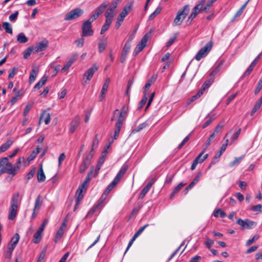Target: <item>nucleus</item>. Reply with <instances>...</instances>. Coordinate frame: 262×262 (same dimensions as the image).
<instances>
[{
  "label": "nucleus",
  "mask_w": 262,
  "mask_h": 262,
  "mask_svg": "<svg viewBox=\"0 0 262 262\" xmlns=\"http://www.w3.org/2000/svg\"><path fill=\"white\" fill-rule=\"evenodd\" d=\"M47 80V77L46 76H43L41 79L35 85L34 88L35 89H39L43 85L45 84Z\"/></svg>",
  "instance_id": "obj_30"
},
{
  "label": "nucleus",
  "mask_w": 262,
  "mask_h": 262,
  "mask_svg": "<svg viewBox=\"0 0 262 262\" xmlns=\"http://www.w3.org/2000/svg\"><path fill=\"white\" fill-rule=\"evenodd\" d=\"M93 158V154L89 153L86 156L85 158L83 160L82 163L79 166V172L81 173H83L85 170L88 168L91 164V160Z\"/></svg>",
  "instance_id": "obj_8"
},
{
  "label": "nucleus",
  "mask_w": 262,
  "mask_h": 262,
  "mask_svg": "<svg viewBox=\"0 0 262 262\" xmlns=\"http://www.w3.org/2000/svg\"><path fill=\"white\" fill-rule=\"evenodd\" d=\"M150 35L149 33H146L143 37L142 38L140 41L137 45L136 47L134 50V53L135 54H137L138 53L143 50V49L146 46L147 42L149 38Z\"/></svg>",
  "instance_id": "obj_7"
},
{
  "label": "nucleus",
  "mask_w": 262,
  "mask_h": 262,
  "mask_svg": "<svg viewBox=\"0 0 262 262\" xmlns=\"http://www.w3.org/2000/svg\"><path fill=\"white\" fill-rule=\"evenodd\" d=\"M17 40L19 43H26L28 39L23 33H20L17 35Z\"/></svg>",
  "instance_id": "obj_38"
},
{
  "label": "nucleus",
  "mask_w": 262,
  "mask_h": 262,
  "mask_svg": "<svg viewBox=\"0 0 262 262\" xmlns=\"http://www.w3.org/2000/svg\"><path fill=\"white\" fill-rule=\"evenodd\" d=\"M43 120L46 124H48L51 120L50 114L46 111L43 112L40 117V120Z\"/></svg>",
  "instance_id": "obj_27"
},
{
  "label": "nucleus",
  "mask_w": 262,
  "mask_h": 262,
  "mask_svg": "<svg viewBox=\"0 0 262 262\" xmlns=\"http://www.w3.org/2000/svg\"><path fill=\"white\" fill-rule=\"evenodd\" d=\"M213 46V42L209 41L201 49H200L195 55L194 58L199 61L202 58L205 57L211 50Z\"/></svg>",
  "instance_id": "obj_3"
},
{
  "label": "nucleus",
  "mask_w": 262,
  "mask_h": 262,
  "mask_svg": "<svg viewBox=\"0 0 262 262\" xmlns=\"http://www.w3.org/2000/svg\"><path fill=\"white\" fill-rule=\"evenodd\" d=\"M262 88V78L260 79L258 82V84L256 86V88L255 90V94H258L259 91H260L261 89Z\"/></svg>",
  "instance_id": "obj_62"
},
{
  "label": "nucleus",
  "mask_w": 262,
  "mask_h": 262,
  "mask_svg": "<svg viewBox=\"0 0 262 262\" xmlns=\"http://www.w3.org/2000/svg\"><path fill=\"white\" fill-rule=\"evenodd\" d=\"M189 10L188 5H185L182 9L180 10L174 19L173 24L176 26L180 25L189 13Z\"/></svg>",
  "instance_id": "obj_2"
},
{
  "label": "nucleus",
  "mask_w": 262,
  "mask_h": 262,
  "mask_svg": "<svg viewBox=\"0 0 262 262\" xmlns=\"http://www.w3.org/2000/svg\"><path fill=\"white\" fill-rule=\"evenodd\" d=\"M86 189L85 187H82V186H80L76 192V200H77V204H80V201L82 200L83 198V195L82 194V192L83 190H85Z\"/></svg>",
  "instance_id": "obj_23"
},
{
  "label": "nucleus",
  "mask_w": 262,
  "mask_h": 262,
  "mask_svg": "<svg viewBox=\"0 0 262 262\" xmlns=\"http://www.w3.org/2000/svg\"><path fill=\"white\" fill-rule=\"evenodd\" d=\"M237 224L241 226L242 229H251L256 225V223L252 221L246 219L243 220L241 219H238L237 221Z\"/></svg>",
  "instance_id": "obj_10"
},
{
  "label": "nucleus",
  "mask_w": 262,
  "mask_h": 262,
  "mask_svg": "<svg viewBox=\"0 0 262 262\" xmlns=\"http://www.w3.org/2000/svg\"><path fill=\"white\" fill-rule=\"evenodd\" d=\"M3 27L6 33L12 34V28L11 25L8 22H4L3 24Z\"/></svg>",
  "instance_id": "obj_37"
},
{
  "label": "nucleus",
  "mask_w": 262,
  "mask_h": 262,
  "mask_svg": "<svg viewBox=\"0 0 262 262\" xmlns=\"http://www.w3.org/2000/svg\"><path fill=\"white\" fill-rule=\"evenodd\" d=\"M9 164L6 165L4 168H2V169H7L12 170V171L15 172L14 174H11L12 176H15L19 170V166L17 167L13 166L11 163L9 162Z\"/></svg>",
  "instance_id": "obj_25"
},
{
  "label": "nucleus",
  "mask_w": 262,
  "mask_h": 262,
  "mask_svg": "<svg viewBox=\"0 0 262 262\" xmlns=\"http://www.w3.org/2000/svg\"><path fill=\"white\" fill-rule=\"evenodd\" d=\"M22 196H19V192L16 191L12 195L9 208L8 219L13 220L17 215V210L21 204Z\"/></svg>",
  "instance_id": "obj_1"
},
{
  "label": "nucleus",
  "mask_w": 262,
  "mask_h": 262,
  "mask_svg": "<svg viewBox=\"0 0 262 262\" xmlns=\"http://www.w3.org/2000/svg\"><path fill=\"white\" fill-rule=\"evenodd\" d=\"M258 238H259V236L258 235H254V236H253L251 239H249V240H248L247 241V243H246V246H249L253 242H254L255 241H257Z\"/></svg>",
  "instance_id": "obj_56"
},
{
  "label": "nucleus",
  "mask_w": 262,
  "mask_h": 262,
  "mask_svg": "<svg viewBox=\"0 0 262 262\" xmlns=\"http://www.w3.org/2000/svg\"><path fill=\"white\" fill-rule=\"evenodd\" d=\"M203 92L202 91H199L197 94H196L195 95L192 96L188 101L187 104L189 105L191 103H192L193 101L196 100L199 98H200L202 95Z\"/></svg>",
  "instance_id": "obj_40"
},
{
  "label": "nucleus",
  "mask_w": 262,
  "mask_h": 262,
  "mask_svg": "<svg viewBox=\"0 0 262 262\" xmlns=\"http://www.w3.org/2000/svg\"><path fill=\"white\" fill-rule=\"evenodd\" d=\"M117 184V182H115V181H113L106 187L105 191L104 193L107 194L112 190V189L116 186V185Z\"/></svg>",
  "instance_id": "obj_47"
},
{
  "label": "nucleus",
  "mask_w": 262,
  "mask_h": 262,
  "mask_svg": "<svg viewBox=\"0 0 262 262\" xmlns=\"http://www.w3.org/2000/svg\"><path fill=\"white\" fill-rule=\"evenodd\" d=\"M41 235H42V234H41L39 232L36 231L33 236V243H34L35 244L38 243L41 239V237H42Z\"/></svg>",
  "instance_id": "obj_45"
},
{
  "label": "nucleus",
  "mask_w": 262,
  "mask_h": 262,
  "mask_svg": "<svg viewBox=\"0 0 262 262\" xmlns=\"http://www.w3.org/2000/svg\"><path fill=\"white\" fill-rule=\"evenodd\" d=\"M64 230H62V229H59L56 233V236L54 238V242L55 243H57L60 239L63 236L64 233Z\"/></svg>",
  "instance_id": "obj_39"
},
{
  "label": "nucleus",
  "mask_w": 262,
  "mask_h": 262,
  "mask_svg": "<svg viewBox=\"0 0 262 262\" xmlns=\"http://www.w3.org/2000/svg\"><path fill=\"white\" fill-rule=\"evenodd\" d=\"M41 148L40 147H37L35 150H34L31 155L28 157V160L29 161L33 160L36 156L40 152L41 150Z\"/></svg>",
  "instance_id": "obj_36"
},
{
  "label": "nucleus",
  "mask_w": 262,
  "mask_h": 262,
  "mask_svg": "<svg viewBox=\"0 0 262 262\" xmlns=\"http://www.w3.org/2000/svg\"><path fill=\"white\" fill-rule=\"evenodd\" d=\"M177 37V35L175 34L173 36L170 37L166 43V47H169L174 42Z\"/></svg>",
  "instance_id": "obj_57"
},
{
  "label": "nucleus",
  "mask_w": 262,
  "mask_h": 262,
  "mask_svg": "<svg viewBox=\"0 0 262 262\" xmlns=\"http://www.w3.org/2000/svg\"><path fill=\"white\" fill-rule=\"evenodd\" d=\"M37 71H36L34 69H32L31 73L29 77V82L30 83L35 81L37 75Z\"/></svg>",
  "instance_id": "obj_43"
},
{
  "label": "nucleus",
  "mask_w": 262,
  "mask_h": 262,
  "mask_svg": "<svg viewBox=\"0 0 262 262\" xmlns=\"http://www.w3.org/2000/svg\"><path fill=\"white\" fill-rule=\"evenodd\" d=\"M19 239V235L18 233H15L12 237L11 242L8 246V251L9 256L11 255L12 251L14 249L15 246L18 243Z\"/></svg>",
  "instance_id": "obj_15"
},
{
  "label": "nucleus",
  "mask_w": 262,
  "mask_h": 262,
  "mask_svg": "<svg viewBox=\"0 0 262 262\" xmlns=\"http://www.w3.org/2000/svg\"><path fill=\"white\" fill-rule=\"evenodd\" d=\"M107 5V3H103L97 8L95 12L99 15L104 11Z\"/></svg>",
  "instance_id": "obj_35"
},
{
  "label": "nucleus",
  "mask_w": 262,
  "mask_h": 262,
  "mask_svg": "<svg viewBox=\"0 0 262 262\" xmlns=\"http://www.w3.org/2000/svg\"><path fill=\"white\" fill-rule=\"evenodd\" d=\"M130 43L129 41H127L124 45L123 50L126 52L129 53L130 49Z\"/></svg>",
  "instance_id": "obj_64"
},
{
  "label": "nucleus",
  "mask_w": 262,
  "mask_h": 262,
  "mask_svg": "<svg viewBox=\"0 0 262 262\" xmlns=\"http://www.w3.org/2000/svg\"><path fill=\"white\" fill-rule=\"evenodd\" d=\"M77 56V54H75L71 58L69 59V60L67 62V63L61 69V72L62 73L65 72L69 69V68L72 66L73 62L76 60Z\"/></svg>",
  "instance_id": "obj_22"
},
{
  "label": "nucleus",
  "mask_w": 262,
  "mask_h": 262,
  "mask_svg": "<svg viewBox=\"0 0 262 262\" xmlns=\"http://www.w3.org/2000/svg\"><path fill=\"white\" fill-rule=\"evenodd\" d=\"M98 70V67L96 65H93L92 67L89 68L83 74V82L82 84L85 85L88 83L92 78L94 73Z\"/></svg>",
  "instance_id": "obj_4"
},
{
  "label": "nucleus",
  "mask_w": 262,
  "mask_h": 262,
  "mask_svg": "<svg viewBox=\"0 0 262 262\" xmlns=\"http://www.w3.org/2000/svg\"><path fill=\"white\" fill-rule=\"evenodd\" d=\"M76 46L78 48L83 47L84 42V39L82 37L75 41Z\"/></svg>",
  "instance_id": "obj_51"
},
{
  "label": "nucleus",
  "mask_w": 262,
  "mask_h": 262,
  "mask_svg": "<svg viewBox=\"0 0 262 262\" xmlns=\"http://www.w3.org/2000/svg\"><path fill=\"white\" fill-rule=\"evenodd\" d=\"M147 125V123L146 122H144L139 124L136 128L133 129L132 133L135 134L141 130L143 128H145Z\"/></svg>",
  "instance_id": "obj_41"
},
{
  "label": "nucleus",
  "mask_w": 262,
  "mask_h": 262,
  "mask_svg": "<svg viewBox=\"0 0 262 262\" xmlns=\"http://www.w3.org/2000/svg\"><path fill=\"white\" fill-rule=\"evenodd\" d=\"M42 201L41 200V196L40 195H38L35 200L34 208V211L39 210L42 205Z\"/></svg>",
  "instance_id": "obj_31"
},
{
  "label": "nucleus",
  "mask_w": 262,
  "mask_h": 262,
  "mask_svg": "<svg viewBox=\"0 0 262 262\" xmlns=\"http://www.w3.org/2000/svg\"><path fill=\"white\" fill-rule=\"evenodd\" d=\"M162 10V8L161 7H158L155 11L152 13L149 16L148 20H150L153 19L156 15L159 14Z\"/></svg>",
  "instance_id": "obj_44"
},
{
  "label": "nucleus",
  "mask_w": 262,
  "mask_h": 262,
  "mask_svg": "<svg viewBox=\"0 0 262 262\" xmlns=\"http://www.w3.org/2000/svg\"><path fill=\"white\" fill-rule=\"evenodd\" d=\"M155 180L152 179L143 188L139 196V199H143L146 194L148 192L151 186L155 183Z\"/></svg>",
  "instance_id": "obj_18"
},
{
  "label": "nucleus",
  "mask_w": 262,
  "mask_h": 262,
  "mask_svg": "<svg viewBox=\"0 0 262 262\" xmlns=\"http://www.w3.org/2000/svg\"><path fill=\"white\" fill-rule=\"evenodd\" d=\"M157 78V75H152L150 78L147 81V82L146 83L144 89L145 90H147L149 88V87L151 85L152 83L155 82V81L156 80Z\"/></svg>",
  "instance_id": "obj_32"
},
{
  "label": "nucleus",
  "mask_w": 262,
  "mask_h": 262,
  "mask_svg": "<svg viewBox=\"0 0 262 262\" xmlns=\"http://www.w3.org/2000/svg\"><path fill=\"white\" fill-rule=\"evenodd\" d=\"M214 216L215 217H218L219 215L222 218H224L226 216V213L221 209H218L214 211Z\"/></svg>",
  "instance_id": "obj_42"
},
{
  "label": "nucleus",
  "mask_w": 262,
  "mask_h": 262,
  "mask_svg": "<svg viewBox=\"0 0 262 262\" xmlns=\"http://www.w3.org/2000/svg\"><path fill=\"white\" fill-rule=\"evenodd\" d=\"M83 13L82 9L80 8H76L67 13L64 17V20H71L76 19L80 17Z\"/></svg>",
  "instance_id": "obj_6"
},
{
  "label": "nucleus",
  "mask_w": 262,
  "mask_h": 262,
  "mask_svg": "<svg viewBox=\"0 0 262 262\" xmlns=\"http://www.w3.org/2000/svg\"><path fill=\"white\" fill-rule=\"evenodd\" d=\"M214 137H215L214 133H212L209 136V137L208 138V139L207 140V141H206V143L205 144L206 148H207L210 145V144H211L212 141L213 140V139H214Z\"/></svg>",
  "instance_id": "obj_53"
},
{
  "label": "nucleus",
  "mask_w": 262,
  "mask_h": 262,
  "mask_svg": "<svg viewBox=\"0 0 262 262\" xmlns=\"http://www.w3.org/2000/svg\"><path fill=\"white\" fill-rule=\"evenodd\" d=\"M13 141L11 140H8L6 142L3 144L0 147V150L1 152H4L7 150L12 144Z\"/></svg>",
  "instance_id": "obj_34"
},
{
  "label": "nucleus",
  "mask_w": 262,
  "mask_h": 262,
  "mask_svg": "<svg viewBox=\"0 0 262 262\" xmlns=\"http://www.w3.org/2000/svg\"><path fill=\"white\" fill-rule=\"evenodd\" d=\"M205 3V0H202L201 2L195 6L193 8V11L191 12L189 16L188 17L187 21L188 24H190L193 19L196 16V15L201 11L202 7Z\"/></svg>",
  "instance_id": "obj_9"
},
{
  "label": "nucleus",
  "mask_w": 262,
  "mask_h": 262,
  "mask_svg": "<svg viewBox=\"0 0 262 262\" xmlns=\"http://www.w3.org/2000/svg\"><path fill=\"white\" fill-rule=\"evenodd\" d=\"M229 142L228 139H226L225 143L222 145L220 150L216 154V157L220 158L223 153L225 151Z\"/></svg>",
  "instance_id": "obj_29"
},
{
  "label": "nucleus",
  "mask_w": 262,
  "mask_h": 262,
  "mask_svg": "<svg viewBox=\"0 0 262 262\" xmlns=\"http://www.w3.org/2000/svg\"><path fill=\"white\" fill-rule=\"evenodd\" d=\"M123 122V121L117 120V121L115 124V128L113 137L114 140L117 139L119 137L121 128L122 126Z\"/></svg>",
  "instance_id": "obj_21"
},
{
  "label": "nucleus",
  "mask_w": 262,
  "mask_h": 262,
  "mask_svg": "<svg viewBox=\"0 0 262 262\" xmlns=\"http://www.w3.org/2000/svg\"><path fill=\"white\" fill-rule=\"evenodd\" d=\"M100 205L98 204L94 205L93 207L89 210L88 215H92L100 207Z\"/></svg>",
  "instance_id": "obj_50"
},
{
  "label": "nucleus",
  "mask_w": 262,
  "mask_h": 262,
  "mask_svg": "<svg viewBox=\"0 0 262 262\" xmlns=\"http://www.w3.org/2000/svg\"><path fill=\"white\" fill-rule=\"evenodd\" d=\"M133 3L129 4L128 5H126L122 12L120 13L119 16L117 17V19L118 21H123L124 18L126 17V16L133 9Z\"/></svg>",
  "instance_id": "obj_13"
},
{
  "label": "nucleus",
  "mask_w": 262,
  "mask_h": 262,
  "mask_svg": "<svg viewBox=\"0 0 262 262\" xmlns=\"http://www.w3.org/2000/svg\"><path fill=\"white\" fill-rule=\"evenodd\" d=\"M94 171H95L94 166H91L88 173L87 176L85 180L81 185V186H82V187H85L86 188H87L88 184L90 183V181L92 178V174Z\"/></svg>",
  "instance_id": "obj_20"
},
{
  "label": "nucleus",
  "mask_w": 262,
  "mask_h": 262,
  "mask_svg": "<svg viewBox=\"0 0 262 262\" xmlns=\"http://www.w3.org/2000/svg\"><path fill=\"white\" fill-rule=\"evenodd\" d=\"M128 169V165L126 164H123L122 166L120 169L119 171H118V173L115 177L114 181H115V182H117V183L119 182L121 178L124 176V174L126 172L127 170Z\"/></svg>",
  "instance_id": "obj_17"
},
{
  "label": "nucleus",
  "mask_w": 262,
  "mask_h": 262,
  "mask_svg": "<svg viewBox=\"0 0 262 262\" xmlns=\"http://www.w3.org/2000/svg\"><path fill=\"white\" fill-rule=\"evenodd\" d=\"M128 108L127 107L125 106V105L123 106L121 112L119 113V117L118 120L122 121H124L127 112Z\"/></svg>",
  "instance_id": "obj_24"
},
{
  "label": "nucleus",
  "mask_w": 262,
  "mask_h": 262,
  "mask_svg": "<svg viewBox=\"0 0 262 262\" xmlns=\"http://www.w3.org/2000/svg\"><path fill=\"white\" fill-rule=\"evenodd\" d=\"M34 51V49L33 47H30L28 48L24 52V58L27 59L31 55V53Z\"/></svg>",
  "instance_id": "obj_46"
},
{
  "label": "nucleus",
  "mask_w": 262,
  "mask_h": 262,
  "mask_svg": "<svg viewBox=\"0 0 262 262\" xmlns=\"http://www.w3.org/2000/svg\"><path fill=\"white\" fill-rule=\"evenodd\" d=\"M110 81V79L107 78L105 80V82L104 83V84L102 86V89L101 91V93H100V95L99 96V101H102L105 98V94L107 91V89H108V88L109 86Z\"/></svg>",
  "instance_id": "obj_19"
},
{
  "label": "nucleus",
  "mask_w": 262,
  "mask_h": 262,
  "mask_svg": "<svg viewBox=\"0 0 262 262\" xmlns=\"http://www.w3.org/2000/svg\"><path fill=\"white\" fill-rule=\"evenodd\" d=\"M106 154L107 151L106 149H105L102 152L101 156L99 158L96 168L94 169L95 172L93 176L94 178H96L98 176L99 170L100 169L101 166L105 161Z\"/></svg>",
  "instance_id": "obj_11"
},
{
  "label": "nucleus",
  "mask_w": 262,
  "mask_h": 262,
  "mask_svg": "<svg viewBox=\"0 0 262 262\" xmlns=\"http://www.w3.org/2000/svg\"><path fill=\"white\" fill-rule=\"evenodd\" d=\"M107 45V41L106 39H100L99 44H98V48L99 51L100 53H102L106 48Z\"/></svg>",
  "instance_id": "obj_33"
},
{
  "label": "nucleus",
  "mask_w": 262,
  "mask_h": 262,
  "mask_svg": "<svg viewBox=\"0 0 262 262\" xmlns=\"http://www.w3.org/2000/svg\"><path fill=\"white\" fill-rule=\"evenodd\" d=\"M202 176L201 172H199L198 173L197 175L195 176L193 181L189 184V185L186 188V190L191 189L193 186L199 181L200 177Z\"/></svg>",
  "instance_id": "obj_28"
},
{
  "label": "nucleus",
  "mask_w": 262,
  "mask_h": 262,
  "mask_svg": "<svg viewBox=\"0 0 262 262\" xmlns=\"http://www.w3.org/2000/svg\"><path fill=\"white\" fill-rule=\"evenodd\" d=\"M49 46V41L47 39H44L38 42L34 48L33 53H36L45 51Z\"/></svg>",
  "instance_id": "obj_12"
},
{
  "label": "nucleus",
  "mask_w": 262,
  "mask_h": 262,
  "mask_svg": "<svg viewBox=\"0 0 262 262\" xmlns=\"http://www.w3.org/2000/svg\"><path fill=\"white\" fill-rule=\"evenodd\" d=\"M117 7V3L116 2H112L110 7L106 10L105 14V17L113 19L115 15V9Z\"/></svg>",
  "instance_id": "obj_16"
},
{
  "label": "nucleus",
  "mask_w": 262,
  "mask_h": 262,
  "mask_svg": "<svg viewBox=\"0 0 262 262\" xmlns=\"http://www.w3.org/2000/svg\"><path fill=\"white\" fill-rule=\"evenodd\" d=\"M37 181L39 182L45 181L46 176L44 173L42 166L39 168L37 173Z\"/></svg>",
  "instance_id": "obj_26"
},
{
  "label": "nucleus",
  "mask_w": 262,
  "mask_h": 262,
  "mask_svg": "<svg viewBox=\"0 0 262 262\" xmlns=\"http://www.w3.org/2000/svg\"><path fill=\"white\" fill-rule=\"evenodd\" d=\"M107 196V194H105V193H103L101 196H100V199H99L98 200V202L97 203V204L101 206V204L104 202V201L106 200V196Z\"/></svg>",
  "instance_id": "obj_61"
},
{
  "label": "nucleus",
  "mask_w": 262,
  "mask_h": 262,
  "mask_svg": "<svg viewBox=\"0 0 262 262\" xmlns=\"http://www.w3.org/2000/svg\"><path fill=\"white\" fill-rule=\"evenodd\" d=\"M210 84H211V82L209 81L205 82L204 83V84H203V85L202 86L200 91H202V92H203V93H204L205 91L209 87Z\"/></svg>",
  "instance_id": "obj_55"
},
{
  "label": "nucleus",
  "mask_w": 262,
  "mask_h": 262,
  "mask_svg": "<svg viewBox=\"0 0 262 262\" xmlns=\"http://www.w3.org/2000/svg\"><path fill=\"white\" fill-rule=\"evenodd\" d=\"M251 210L253 211H259L262 212V205L258 204L257 205L253 206Z\"/></svg>",
  "instance_id": "obj_63"
},
{
  "label": "nucleus",
  "mask_w": 262,
  "mask_h": 262,
  "mask_svg": "<svg viewBox=\"0 0 262 262\" xmlns=\"http://www.w3.org/2000/svg\"><path fill=\"white\" fill-rule=\"evenodd\" d=\"M81 29L82 37L91 36L94 34L92 23L89 20H86L83 22Z\"/></svg>",
  "instance_id": "obj_5"
},
{
  "label": "nucleus",
  "mask_w": 262,
  "mask_h": 262,
  "mask_svg": "<svg viewBox=\"0 0 262 262\" xmlns=\"http://www.w3.org/2000/svg\"><path fill=\"white\" fill-rule=\"evenodd\" d=\"M147 100V97L146 96V94L145 93L143 98L142 99L141 101L139 103V105L138 106L139 109H141L143 107V106L145 104Z\"/></svg>",
  "instance_id": "obj_54"
},
{
  "label": "nucleus",
  "mask_w": 262,
  "mask_h": 262,
  "mask_svg": "<svg viewBox=\"0 0 262 262\" xmlns=\"http://www.w3.org/2000/svg\"><path fill=\"white\" fill-rule=\"evenodd\" d=\"M213 244L214 241L210 238H207L205 243V245L208 249H210Z\"/></svg>",
  "instance_id": "obj_59"
},
{
  "label": "nucleus",
  "mask_w": 262,
  "mask_h": 262,
  "mask_svg": "<svg viewBox=\"0 0 262 262\" xmlns=\"http://www.w3.org/2000/svg\"><path fill=\"white\" fill-rule=\"evenodd\" d=\"M248 2H247L246 3H245L241 7V8L236 12V13H235V15H234V17L236 18V17H237L238 16H239L243 12L245 7H246V5L247 4Z\"/></svg>",
  "instance_id": "obj_49"
},
{
  "label": "nucleus",
  "mask_w": 262,
  "mask_h": 262,
  "mask_svg": "<svg viewBox=\"0 0 262 262\" xmlns=\"http://www.w3.org/2000/svg\"><path fill=\"white\" fill-rule=\"evenodd\" d=\"M8 164L10 165L8 157H4L0 160V167L4 168Z\"/></svg>",
  "instance_id": "obj_48"
},
{
  "label": "nucleus",
  "mask_w": 262,
  "mask_h": 262,
  "mask_svg": "<svg viewBox=\"0 0 262 262\" xmlns=\"http://www.w3.org/2000/svg\"><path fill=\"white\" fill-rule=\"evenodd\" d=\"M243 159V157H238V158H235L234 160L231 162L230 163V166L231 167L234 166L235 165H236L238 164L241 161L242 159Z\"/></svg>",
  "instance_id": "obj_52"
},
{
  "label": "nucleus",
  "mask_w": 262,
  "mask_h": 262,
  "mask_svg": "<svg viewBox=\"0 0 262 262\" xmlns=\"http://www.w3.org/2000/svg\"><path fill=\"white\" fill-rule=\"evenodd\" d=\"M35 171H36L35 168H33L30 171V172L27 175V180H29L33 177V176L35 173Z\"/></svg>",
  "instance_id": "obj_58"
},
{
  "label": "nucleus",
  "mask_w": 262,
  "mask_h": 262,
  "mask_svg": "<svg viewBox=\"0 0 262 262\" xmlns=\"http://www.w3.org/2000/svg\"><path fill=\"white\" fill-rule=\"evenodd\" d=\"M80 123V118L79 116H75L72 121L70 122L69 126V132L71 134L74 133L77 127L79 126Z\"/></svg>",
  "instance_id": "obj_14"
},
{
  "label": "nucleus",
  "mask_w": 262,
  "mask_h": 262,
  "mask_svg": "<svg viewBox=\"0 0 262 262\" xmlns=\"http://www.w3.org/2000/svg\"><path fill=\"white\" fill-rule=\"evenodd\" d=\"M254 66H253V64H250V66L248 67V68L247 69V70L245 72V73L243 74V76L246 77L248 76L251 71L253 70Z\"/></svg>",
  "instance_id": "obj_60"
}]
</instances>
